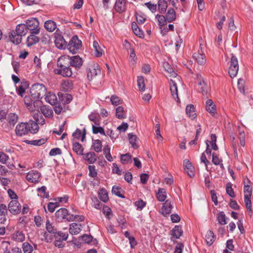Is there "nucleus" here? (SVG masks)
Returning a JSON list of instances; mask_svg holds the SVG:
<instances>
[{
	"instance_id": "nucleus-1",
	"label": "nucleus",
	"mask_w": 253,
	"mask_h": 253,
	"mask_svg": "<svg viewBox=\"0 0 253 253\" xmlns=\"http://www.w3.org/2000/svg\"><path fill=\"white\" fill-rule=\"evenodd\" d=\"M69 56L63 55L60 56L57 61V68L54 69L55 74L59 75L63 77H70L73 74L69 64Z\"/></svg>"
},
{
	"instance_id": "nucleus-2",
	"label": "nucleus",
	"mask_w": 253,
	"mask_h": 253,
	"mask_svg": "<svg viewBox=\"0 0 253 253\" xmlns=\"http://www.w3.org/2000/svg\"><path fill=\"white\" fill-rule=\"evenodd\" d=\"M2 119H6L7 120V123L3 122L2 124V126L5 131H8L14 127L18 122V117L15 113H11L6 116L4 113H1V122H3Z\"/></svg>"
},
{
	"instance_id": "nucleus-3",
	"label": "nucleus",
	"mask_w": 253,
	"mask_h": 253,
	"mask_svg": "<svg viewBox=\"0 0 253 253\" xmlns=\"http://www.w3.org/2000/svg\"><path fill=\"white\" fill-rule=\"evenodd\" d=\"M46 89L44 85L41 84H33L30 88L31 96L33 99L39 100L46 94Z\"/></svg>"
},
{
	"instance_id": "nucleus-4",
	"label": "nucleus",
	"mask_w": 253,
	"mask_h": 253,
	"mask_svg": "<svg viewBox=\"0 0 253 253\" xmlns=\"http://www.w3.org/2000/svg\"><path fill=\"white\" fill-rule=\"evenodd\" d=\"M81 46V41L79 40L77 36H74L70 41L68 44V48L70 52L73 54H75L77 53Z\"/></svg>"
},
{
	"instance_id": "nucleus-5",
	"label": "nucleus",
	"mask_w": 253,
	"mask_h": 253,
	"mask_svg": "<svg viewBox=\"0 0 253 253\" xmlns=\"http://www.w3.org/2000/svg\"><path fill=\"white\" fill-rule=\"evenodd\" d=\"M239 70L238 61L237 57L231 54L230 65L229 69V74L231 78L236 76Z\"/></svg>"
},
{
	"instance_id": "nucleus-6",
	"label": "nucleus",
	"mask_w": 253,
	"mask_h": 253,
	"mask_svg": "<svg viewBox=\"0 0 253 253\" xmlns=\"http://www.w3.org/2000/svg\"><path fill=\"white\" fill-rule=\"evenodd\" d=\"M25 103L28 109L31 112L39 111L40 108L42 106V102L39 100L32 99L31 101L29 100V97H25L24 99Z\"/></svg>"
},
{
	"instance_id": "nucleus-7",
	"label": "nucleus",
	"mask_w": 253,
	"mask_h": 253,
	"mask_svg": "<svg viewBox=\"0 0 253 253\" xmlns=\"http://www.w3.org/2000/svg\"><path fill=\"white\" fill-rule=\"evenodd\" d=\"M26 27L27 30L33 31V33L35 34H38L40 32V30L37 29L39 26V21L35 18H32L30 19H28L26 21Z\"/></svg>"
},
{
	"instance_id": "nucleus-8",
	"label": "nucleus",
	"mask_w": 253,
	"mask_h": 253,
	"mask_svg": "<svg viewBox=\"0 0 253 253\" xmlns=\"http://www.w3.org/2000/svg\"><path fill=\"white\" fill-rule=\"evenodd\" d=\"M100 74V69L97 64H93L88 68L87 76L89 80H92L97 75Z\"/></svg>"
},
{
	"instance_id": "nucleus-9",
	"label": "nucleus",
	"mask_w": 253,
	"mask_h": 253,
	"mask_svg": "<svg viewBox=\"0 0 253 253\" xmlns=\"http://www.w3.org/2000/svg\"><path fill=\"white\" fill-rule=\"evenodd\" d=\"M15 132L17 135L21 136L29 132L27 123H21L16 127Z\"/></svg>"
},
{
	"instance_id": "nucleus-10",
	"label": "nucleus",
	"mask_w": 253,
	"mask_h": 253,
	"mask_svg": "<svg viewBox=\"0 0 253 253\" xmlns=\"http://www.w3.org/2000/svg\"><path fill=\"white\" fill-rule=\"evenodd\" d=\"M172 202L169 199L166 201L161 208V213L164 216L169 215L171 211Z\"/></svg>"
},
{
	"instance_id": "nucleus-11",
	"label": "nucleus",
	"mask_w": 253,
	"mask_h": 253,
	"mask_svg": "<svg viewBox=\"0 0 253 253\" xmlns=\"http://www.w3.org/2000/svg\"><path fill=\"white\" fill-rule=\"evenodd\" d=\"M40 176V173L37 171L32 170L27 173L26 178L30 182L36 183L39 181Z\"/></svg>"
},
{
	"instance_id": "nucleus-12",
	"label": "nucleus",
	"mask_w": 253,
	"mask_h": 253,
	"mask_svg": "<svg viewBox=\"0 0 253 253\" xmlns=\"http://www.w3.org/2000/svg\"><path fill=\"white\" fill-rule=\"evenodd\" d=\"M54 42L56 46L59 49H64L67 45V42L63 37L60 35L55 36Z\"/></svg>"
},
{
	"instance_id": "nucleus-13",
	"label": "nucleus",
	"mask_w": 253,
	"mask_h": 253,
	"mask_svg": "<svg viewBox=\"0 0 253 253\" xmlns=\"http://www.w3.org/2000/svg\"><path fill=\"white\" fill-rule=\"evenodd\" d=\"M20 205L16 200L11 201L9 205L8 208L10 212L12 214H17L20 211Z\"/></svg>"
},
{
	"instance_id": "nucleus-14",
	"label": "nucleus",
	"mask_w": 253,
	"mask_h": 253,
	"mask_svg": "<svg viewBox=\"0 0 253 253\" xmlns=\"http://www.w3.org/2000/svg\"><path fill=\"white\" fill-rule=\"evenodd\" d=\"M170 90L171 93V95L173 98L176 100L177 102L179 101V99L177 94V87L176 85V82L175 80L170 79Z\"/></svg>"
},
{
	"instance_id": "nucleus-15",
	"label": "nucleus",
	"mask_w": 253,
	"mask_h": 253,
	"mask_svg": "<svg viewBox=\"0 0 253 253\" xmlns=\"http://www.w3.org/2000/svg\"><path fill=\"white\" fill-rule=\"evenodd\" d=\"M114 8L119 13L125 12L126 9V0H116Z\"/></svg>"
},
{
	"instance_id": "nucleus-16",
	"label": "nucleus",
	"mask_w": 253,
	"mask_h": 253,
	"mask_svg": "<svg viewBox=\"0 0 253 253\" xmlns=\"http://www.w3.org/2000/svg\"><path fill=\"white\" fill-rule=\"evenodd\" d=\"M69 64L70 66L78 68L81 67L83 64V60L79 56L69 57Z\"/></svg>"
},
{
	"instance_id": "nucleus-17",
	"label": "nucleus",
	"mask_w": 253,
	"mask_h": 253,
	"mask_svg": "<svg viewBox=\"0 0 253 253\" xmlns=\"http://www.w3.org/2000/svg\"><path fill=\"white\" fill-rule=\"evenodd\" d=\"M206 109L209 113L211 114L212 116H214L216 111V107L211 99L207 100L206 102Z\"/></svg>"
},
{
	"instance_id": "nucleus-18",
	"label": "nucleus",
	"mask_w": 253,
	"mask_h": 253,
	"mask_svg": "<svg viewBox=\"0 0 253 253\" xmlns=\"http://www.w3.org/2000/svg\"><path fill=\"white\" fill-rule=\"evenodd\" d=\"M12 32H14L15 34H18L19 36L23 37L28 33V30L25 24H20L16 26L15 31H12Z\"/></svg>"
},
{
	"instance_id": "nucleus-19",
	"label": "nucleus",
	"mask_w": 253,
	"mask_h": 253,
	"mask_svg": "<svg viewBox=\"0 0 253 253\" xmlns=\"http://www.w3.org/2000/svg\"><path fill=\"white\" fill-rule=\"evenodd\" d=\"M28 131L32 133H36L39 131V124L38 122L30 120L27 123Z\"/></svg>"
},
{
	"instance_id": "nucleus-20",
	"label": "nucleus",
	"mask_w": 253,
	"mask_h": 253,
	"mask_svg": "<svg viewBox=\"0 0 253 253\" xmlns=\"http://www.w3.org/2000/svg\"><path fill=\"white\" fill-rule=\"evenodd\" d=\"M81 224L77 223H72L70 225L69 232L72 235H77L82 230Z\"/></svg>"
},
{
	"instance_id": "nucleus-21",
	"label": "nucleus",
	"mask_w": 253,
	"mask_h": 253,
	"mask_svg": "<svg viewBox=\"0 0 253 253\" xmlns=\"http://www.w3.org/2000/svg\"><path fill=\"white\" fill-rule=\"evenodd\" d=\"M193 56L199 65H204L206 62V56L204 53H200L198 52V53H195Z\"/></svg>"
},
{
	"instance_id": "nucleus-22",
	"label": "nucleus",
	"mask_w": 253,
	"mask_h": 253,
	"mask_svg": "<svg viewBox=\"0 0 253 253\" xmlns=\"http://www.w3.org/2000/svg\"><path fill=\"white\" fill-rule=\"evenodd\" d=\"M32 115L35 120V122H38L39 125H43L45 123L44 118L42 117L39 111L31 112Z\"/></svg>"
},
{
	"instance_id": "nucleus-23",
	"label": "nucleus",
	"mask_w": 253,
	"mask_h": 253,
	"mask_svg": "<svg viewBox=\"0 0 253 253\" xmlns=\"http://www.w3.org/2000/svg\"><path fill=\"white\" fill-rule=\"evenodd\" d=\"M9 38L10 41L15 44H18L20 43L22 41V37L21 36L15 34L13 32H11L10 33V35H9Z\"/></svg>"
},
{
	"instance_id": "nucleus-24",
	"label": "nucleus",
	"mask_w": 253,
	"mask_h": 253,
	"mask_svg": "<svg viewBox=\"0 0 253 253\" xmlns=\"http://www.w3.org/2000/svg\"><path fill=\"white\" fill-rule=\"evenodd\" d=\"M198 79L199 80L198 84L201 86V91L203 95H205L207 94L209 90V87L208 85L203 80H201V76L198 75Z\"/></svg>"
},
{
	"instance_id": "nucleus-25",
	"label": "nucleus",
	"mask_w": 253,
	"mask_h": 253,
	"mask_svg": "<svg viewBox=\"0 0 253 253\" xmlns=\"http://www.w3.org/2000/svg\"><path fill=\"white\" fill-rule=\"evenodd\" d=\"M45 101L51 105H54L57 102V97L55 94L49 92L45 97Z\"/></svg>"
},
{
	"instance_id": "nucleus-26",
	"label": "nucleus",
	"mask_w": 253,
	"mask_h": 253,
	"mask_svg": "<svg viewBox=\"0 0 253 253\" xmlns=\"http://www.w3.org/2000/svg\"><path fill=\"white\" fill-rule=\"evenodd\" d=\"M186 112L191 119H194L196 117L195 108L193 105H188L186 106Z\"/></svg>"
},
{
	"instance_id": "nucleus-27",
	"label": "nucleus",
	"mask_w": 253,
	"mask_h": 253,
	"mask_svg": "<svg viewBox=\"0 0 253 253\" xmlns=\"http://www.w3.org/2000/svg\"><path fill=\"white\" fill-rule=\"evenodd\" d=\"M93 48L95 51L94 55L95 56L100 57L102 55L103 50L97 41L93 42Z\"/></svg>"
},
{
	"instance_id": "nucleus-28",
	"label": "nucleus",
	"mask_w": 253,
	"mask_h": 253,
	"mask_svg": "<svg viewBox=\"0 0 253 253\" xmlns=\"http://www.w3.org/2000/svg\"><path fill=\"white\" fill-rule=\"evenodd\" d=\"M39 38L37 36H36L35 34H33L32 33V34L30 35L27 38V45L28 46H32L37 43L39 42Z\"/></svg>"
},
{
	"instance_id": "nucleus-29",
	"label": "nucleus",
	"mask_w": 253,
	"mask_h": 253,
	"mask_svg": "<svg viewBox=\"0 0 253 253\" xmlns=\"http://www.w3.org/2000/svg\"><path fill=\"white\" fill-rule=\"evenodd\" d=\"M80 238H82L85 243L89 244L91 243L93 245H96L98 243L96 239H93V237L91 235L84 234V235L80 236Z\"/></svg>"
},
{
	"instance_id": "nucleus-30",
	"label": "nucleus",
	"mask_w": 253,
	"mask_h": 253,
	"mask_svg": "<svg viewBox=\"0 0 253 253\" xmlns=\"http://www.w3.org/2000/svg\"><path fill=\"white\" fill-rule=\"evenodd\" d=\"M56 216L59 219H65L68 214V211L65 208H61L56 212Z\"/></svg>"
},
{
	"instance_id": "nucleus-31",
	"label": "nucleus",
	"mask_w": 253,
	"mask_h": 253,
	"mask_svg": "<svg viewBox=\"0 0 253 253\" xmlns=\"http://www.w3.org/2000/svg\"><path fill=\"white\" fill-rule=\"evenodd\" d=\"M166 19L168 22H171L176 19V13L175 11L172 8L169 9L166 15Z\"/></svg>"
},
{
	"instance_id": "nucleus-32",
	"label": "nucleus",
	"mask_w": 253,
	"mask_h": 253,
	"mask_svg": "<svg viewBox=\"0 0 253 253\" xmlns=\"http://www.w3.org/2000/svg\"><path fill=\"white\" fill-rule=\"evenodd\" d=\"M157 198L160 202H164L167 198L166 191L164 188H159L157 193Z\"/></svg>"
},
{
	"instance_id": "nucleus-33",
	"label": "nucleus",
	"mask_w": 253,
	"mask_h": 253,
	"mask_svg": "<svg viewBox=\"0 0 253 253\" xmlns=\"http://www.w3.org/2000/svg\"><path fill=\"white\" fill-rule=\"evenodd\" d=\"M73 83L69 80L64 81L61 84V87L65 91H70L73 88Z\"/></svg>"
},
{
	"instance_id": "nucleus-34",
	"label": "nucleus",
	"mask_w": 253,
	"mask_h": 253,
	"mask_svg": "<svg viewBox=\"0 0 253 253\" xmlns=\"http://www.w3.org/2000/svg\"><path fill=\"white\" fill-rule=\"evenodd\" d=\"M56 27V23L52 20H48L44 23V28L50 32H53Z\"/></svg>"
},
{
	"instance_id": "nucleus-35",
	"label": "nucleus",
	"mask_w": 253,
	"mask_h": 253,
	"mask_svg": "<svg viewBox=\"0 0 253 253\" xmlns=\"http://www.w3.org/2000/svg\"><path fill=\"white\" fill-rule=\"evenodd\" d=\"M84 159L88 161L90 164H93L96 160V155L94 152H90L86 154L84 156Z\"/></svg>"
},
{
	"instance_id": "nucleus-36",
	"label": "nucleus",
	"mask_w": 253,
	"mask_h": 253,
	"mask_svg": "<svg viewBox=\"0 0 253 253\" xmlns=\"http://www.w3.org/2000/svg\"><path fill=\"white\" fill-rule=\"evenodd\" d=\"M42 113L46 117L50 118L52 116L53 111L51 109L46 106H42L41 107Z\"/></svg>"
},
{
	"instance_id": "nucleus-37",
	"label": "nucleus",
	"mask_w": 253,
	"mask_h": 253,
	"mask_svg": "<svg viewBox=\"0 0 253 253\" xmlns=\"http://www.w3.org/2000/svg\"><path fill=\"white\" fill-rule=\"evenodd\" d=\"M215 239V237L213 232L211 230L209 231L206 236V240L207 244L209 246L211 245L214 241Z\"/></svg>"
},
{
	"instance_id": "nucleus-38",
	"label": "nucleus",
	"mask_w": 253,
	"mask_h": 253,
	"mask_svg": "<svg viewBox=\"0 0 253 253\" xmlns=\"http://www.w3.org/2000/svg\"><path fill=\"white\" fill-rule=\"evenodd\" d=\"M54 237L55 240L66 241L68 238V234L62 232H57L55 233Z\"/></svg>"
},
{
	"instance_id": "nucleus-39",
	"label": "nucleus",
	"mask_w": 253,
	"mask_h": 253,
	"mask_svg": "<svg viewBox=\"0 0 253 253\" xmlns=\"http://www.w3.org/2000/svg\"><path fill=\"white\" fill-rule=\"evenodd\" d=\"M158 5L159 11L161 13H165L168 7L167 2L165 0H159Z\"/></svg>"
},
{
	"instance_id": "nucleus-40",
	"label": "nucleus",
	"mask_w": 253,
	"mask_h": 253,
	"mask_svg": "<svg viewBox=\"0 0 253 253\" xmlns=\"http://www.w3.org/2000/svg\"><path fill=\"white\" fill-rule=\"evenodd\" d=\"M98 196L99 199L104 203L107 202L109 199L108 193L104 189H101L99 190Z\"/></svg>"
},
{
	"instance_id": "nucleus-41",
	"label": "nucleus",
	"mask_w": 253,
	"mask_h": 253,
	"mask_svg": "<svg viewBox=\"0 0 253 253\" xmlns=\"http://www.w3.org/2000/svg\"><path fill=\"white\" fill-rule=\"evenodd\" d=\"M116 117L120 119L126 118V114L123 107L119 106L116 108Z\"/></svg>"
},
{
	"instance_id": "nucleus-42",
	"label": "nucleus",
	"mask_w": 253,
	"mask_h": 253,
	"mask_svg": "<svg viewBox=\"0 0 253 253\" xmlns=\"http://www.w3.org/2000/svg\"><path fill=\"white\" fill-rule=\"evenodd\" d=\"M5 166L1 165V175L6 174L7 173L9 174L10 171L7 169H12L14 167V165L11 164L10 162H8L7 164H5Z\"/></svg>"
},
{
	"instance_id": "nucleus-43",
	"label": "nucleus",
	"mask_w": 253,
	"mask_h": 253,
	"mask_svg": "<svg viewBox=\"0 0 253 253\" xmlns=\"http://www.w3.org/2000/svg\"><path fill=\"white\" fill-rule=\"evenodd\" d=\"M85 133L86 132L85 128H84V132L82 134L81 130L80 129H77L76 131L73 133V136L74 137V138L79 139L81 137V136L82 135L81 140L82 141H84L85 139Z\"/></svg>"
},
{
	"instance_id": "nucleus-44",
	"label": "nucleus",
	"mask_w": 253,
	"mask_h": 253,
	"mask_svg": "<svg viewBox=\"0 0 253 253\" xmlns=\"http://www.w3.org/2000/svg\"><path fill=\"white\" fill-rule=\"evenodd\" d=\"M25 142L27 144H30L33 145L40 146L44 144L46 141V139L42 138L38 140H25Z\"/></svg>"
},
{
	"instance_id": "nucleus-45",
	"label": "nucleus",
	"mask_w": 253,
	"mask_h": 253,
	"mask_svg": "<svg viewBox=\"0 0 253 253\" xmlns=\"http://www.w3.org/2000/svg\"><path fill=\"white\" fill-rule=\"evenodd\" d=\"M13 239L16 241L22 242L25 240V235L22 232L16 231L13 235Z\"/></svg>"
},
{
	"instance_id": "nucleus-46",
	"label": "nucleus",
	"mask_w": 253,
	"mask_h": 253,
	"mask_svg": "<svg viewBox=\"0 0 253 253\" xmlns=\"http://www.w3.org/2000/svg\"><path fill=\"white\" fill-rule=\"evenodd\" d=\"M102 143L99 139L95 140L93 141L92 147L96 152H100L102 151Z\"/></svg>"
},
{
	"instance_id": "nucleus-47",
	"label": "nucleus",
	"mask_w": 253,
	"mask_h": 253,
	"mask_svg": "<svg viewBox=\"0 0 253 253\" xmlns=\"http://www.w3.org/2000/svg\"><path fill=\"white\" fill-rule=\"evenodd\" d=\"M172 235L176 239L179 238L182 234L181 228L179 226H175L172 230Z\"/></svg>"
},
{
	"instance_id": "nucleus-48",
	"label": "nucleus",
	"mask_w": 253,
	"mask_h": 253,
	"mask_svg": "<svg viewBox=\"0 0 253 253\" xmlns=\"http://www.w3.org/2000/svg\"><path fill=\"white\" fill-rule=\"evenodd\" d=\"M73 149L77 154L83 155V148L79 143L75 142L73 143Z\"/></svg>"
},
{
	"instance_id": "nucleus-49",
	"label": "nucleus",
	"mask_w": 253,
	"mask_h": 253,
	"mask_svg": "<svg viewBox=\"0 0 253 253\" xmlns=\"http://www.w3.org/2000/svg\"><path fill=\"white\" fill-rule=\"evenodd\" d=\"M128 136L129 143L131 145L132 147L134 148H137L138 147L136 143V141L137 140V136L135 135L132 134V133H129L128 134Z\"/></svg>"
},
{
	"instance_id": "nucleus-50",
	"label": "nucleus",
	"mask_w": 253,
	"mask_h": 253,
	"mask_svg": "<svg viewBox=\"0 0 253 253\" xmlns=\"http://www.w3.org/2000/svg\"><path fill=\"white\" fill-rule=\"evenodd\" d=\"M217 220L218 223L221 225H225L227 223L225 219V215L224 212L221 211L217 214Z\"/></svg>"
},
{
	"instance_id": "nucleus-51",
	"label": "nucleus",
	"mask_w": 253,
	"mask_h": 253,
	"mask_svg": "<svg viewBox=\"0 0 253 253\" xmlns=\"http://www.w3.org/2000/svg\"><path fill=\"white\" fill-rule=\"evenodd\" d=\"M156 18L158 20L159 25L161 27H162L163 26L166 24L167 20L166 16L157 14L156 16Z\"/></svg>"
},
{
	"instance_id": "nucleus-52",
	"label": "nucleus",
	"mask_w": 253,
	"mask_h": 253,
	"mask_svg": "<svg viewBox=\"0 0 253 253\" xmlns=\"http://www.w3.org/2000/svg\"><path fill=\"white\" fill-rule=\"evenodd\" d=\"M22 247L24 253H32L33 251L32 246L28 243H24Z\"/></svg>"
},
{
	"instance_id": "nucleus-53",
	"label": "nucleus",
	"mask_w": 253,
	"mask_h": 253,
	"mask_svg": "<svg viewBox=\"0 0 253 253\" xmlns=\"http://www.w3.org/2000/svg\"><path fill=\"white\" fill-rule=\"evenodd\" d=\"M1 248L4 251L3 253H10V249L11 248L8 242L2 241L1 243Z\"/></svg>"
},
{
	"instance_id": "nucleus-54",
	"label": "nucleus",
	"mask_w": 253,
	"mask_h": 253,
	"mask_svg": "<svg viewBox=\"0 0 253 253\" xmlns=\"http://www.w3.org/2000/svg\"><path fill=\"white\" fill-rule=\"evenodd\" d=\"M137 85L139 87V90L144 91L145 89V85L144 84V78L142 77H138Z\"/></svg>"
},
{
	"instance_id": "nucleus-55",
	"label": "nucleus",
	"mask_w": 253,
	"mask_h": 253,
	"mask_svg": "<svg viewBox=\"0 0 253 253\" xmlns=\"http://www.w3.org/2000/svg\"><path fill=\"white\" fill-rule=\"evenodd\" d=\"M250 197V195H244V200L246 208L250 211H252V203Z\"/></svg>"
},
{
	"instance_id": "nucleus-56",
	"label": "nucleus",
	"mask_w": 253,
	"mask_h": 253,
	"mask_svg": "<svg viewBox=\"0 0 253 253\" xmlns=\"http://www.w3.org/2000/svg\"><path fill=\"white\" fill-rule=\"evenodd\" d=\"M46 229L49 233H54L56 229V228L50 223V221L47 219L46 221Z\"/></svg>"
},
{
	"instance_id": "nucleus-57",
	"label": "nucleus",
	"mask_w": 253,
	"mask_h": 253,
	"mask_svg": "<svg viewBox=\"0 0 253 253\" xmlns=\"http://www.w3.org/2000/svg\"><path fill=\"white\" fill-rule=\"evenodd\" d=\"M226 191L227 194L231 197H234V192L232 188L231 183H227L226 186Z\"/></svg>"
},
{
	"instance_id": "nucleus-58",
	"label": "nucleus",
	"mask_w": 253,
	"mask_h": 253,
	"mask_svg": "<svg viewBox=\"0 0 253 253\" xmlns=\"http://www.w3.org/2000/svg\"><path fill=\"white\" fill-rule=\"evenodd\" d=\"M131 160V156L128 154L121 155V161L124 164H127Z\"/></svg>"
},
{
	"instance_id": "nucleus-59",
	"label": "nucleus",
	"mask_w": 253,
	"mask_h": 253,
	"mask_svg": "<svg viewBox=\"0 0 253 253\" xmlns=\"http://www.w3.org/2000/svg\"><path fill=\"white\" fill-rule=\"evenodd\" d=\"M221 160L215 155L214 153L212 154V162L215 165H220L221 168L223 167V164H221Z\"/></svg>"
},
{
	"instance_id": "nucleus-60",
	"label": "nucleus",
	"mask_w": 253,
	"mask_h": 253,
	"mask_svg": "<svg viewBox=\"0 0 253 253\" xmlns=\"http://www.w3.org/2000/svg\"><path fill=\"white\" fill-rule=\"evenodd\" d=\"M92 131L94 134H97L98 133H100V134H102L103 135H105L104 129L100 126L97 127L95 126L94 125H92Z\"/></svg>"
},
{
	"instance_id": "nucleus-61",
	"label": "nucleus",
	"mask_w": 253,
	"mask_h": 253,
	"mask_svg": "<svg viewBox=\"0 0 253 253\" xmlns=\"http://www.w3.org/2000/svg\"><path fill=\"white\" fill-rule=\"evenodd\" d=\"M112 192L113 194L116 195V196L121 197L124 198V196L121 193V188L118 187H116L114 186L112 187Z\"/></svg>"
},
{
	"instance_id": "nucleus-62",
	"label": "nucleus",
	"mask_w": 253,
	"mask_h": 253,
	"mask_svg": "<svg viewBox=\"0 0 253 253\" xmlns=\"http://www.w3.org/2000/svg\"><path fill=\"white\" fill-rule=\"evenodd\" d=\"M111 101L112 104L117 106L121 103V101L119 97L116 95H112L111 97Z\"/></svg>"
},
{
	"instance_id": "nucleus-63",
	"label": "nucleus",
	"mask_w": 253,
	"mask_h": 253,
	"mask_svg": "<svg viewBox=\"0 0 253 253\" xmlns=\"http://www.w3.org/2000/svg\"><path fill=\"white\" fill-rule=\"evenodd\" d=\"M59 206V204L57 202H50L48 204V210L50 212H53L56 207Z\"/></svg>"
},
{
	"instance_id": "nucleus-64",
	"label": "nucleus",
	"mask_w": 253,
	"mask_h": 253,
	"mask_svg": "<svg viewBox=\"0 0 253 253\" xmlns=\"http://www.w3.org/2000/svg\"><path fill=\"white\" fill-rule=\"evenodd\" d=\"M134 205L137 207V209L141 210L146 205V203L142 200L140 199L137 201H136Z\"/></svg>"
}]
</instances>
